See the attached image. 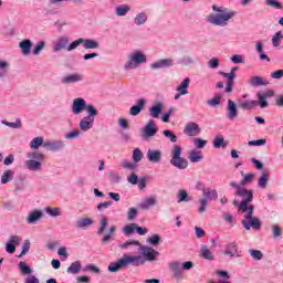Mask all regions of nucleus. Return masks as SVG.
I'll use <instances>...</instances> for the list:
<instances>
[{"label": "nucleus", "instance_id": "obj_6", "mask_svg": "<svg viewBox=\"0 0 283 283\" xmlns=\"http://www.w3.org/2000/svg\"><path fill=\"white\" fill-rule=\"evenodd\" d=\"M158 134V126H156V122L154 119H149L146 125L142 128V140H149V138H154Z\"/></svg>", "mask_w": 283, "mask_h": 283}, {"label": "nucleus", "instance_id": "obj_34", "mask_svg": "<svg viewBox=\"0 0 283 283\" xmlns=\"http://www.w3.org/2000/svg\"><path fill=\"white\" fill-rule=\"evenodd\" d=\"M177 202L180 205V202H191V197L189 196V192H187L186 189H180L177 192Z\"/></svg>", "mask_w": 283, "mask_h": 283}, {"label": "nucleus", "instance_id": "obj_16", "mask_svg": "<svg viewBox=\"0 0 283 283\" xmlns=\"http://www.w3.org/2000/svg\"><path fill=\"white\" fill-rule=\"evenodd\" d=\"M169 269L172 272L175 280L182 277V263L179 261H172L169 263Z\"/></svg>", "mask_w": 283, "mask_h": 283}, {"label": "nucleus", "instance_id": "obj_45", "mask_svg": "<svg viewBox=\"0 0 283 283\" xmlns=\"http://www.w3.org/2000/svg\"><path fill=\"white\" fill-rule=\"evenodd\" d=\"M43 145H45V142L43 140V137H41V136L35 137L30 142L31 149H39V147H43Z\"/></svg>", "mask_w": 283, "mask_h": 283}, {"label": "nucleus", "instance_id": "obj_63", "mask_svg": "<svg viewBox=\"0 0 283 283\" xmlns=\"http://www.w3.org/2000/svg\"><path fill=\"white\" fill-rule=\"evenodd\" d=\"M193 145L195 147H197V149H205V147H207V140L201 138H195Z\"/></svg>", "mask_w": 283, "mask_h": 283}, {"label": "nucleus", "instance_id": "obj_21", "mask_svg": "<svg viewBox=\"0 0 283 283\" xmlns=\"http://www.w3.org/2000/svg\"><path fill=\"white\" fill-rule=\"evenodd\" d=\"M170 165L176 167V169H187L189 167V161L184 157H177L175 159H170Z\"/></svg>", "mask_w": 283, "mask_h": 283}, {"label": "nucleus", "instance_id": "obj_37", "mask_svg": "<svg viewBox=\"0 0 283 283\" xmlns=\"http://www.w3.org/2000/svg\"><path fill=\"white\" fill-rule=\"evenodd\" d=\"M205 157L202 156V153L197 149H192L189 153V160L190 163H200Z\"/></svg>", "mask_w": 283, "mask_h": 283}, {"label": "nucleus", "instance_id": "obj_59", "mask_svg": "<svg viewBox=\"0 0 283 283\" xmlns=\"http://www.w3.org/2000/svg\"><path fill=\"white\" fill-rule=\"evenodd\" d=\"M134 231H136V223L126 224L123 228V233L125 235H132V233H134Z\"/></svg>", "mask_w": 283, "mask_h": 283}, {"label": "nucleus", "instance_id": "obj_27", "mask_svg": "<svg viewBox=\"0 0 283 283\" xmlns=\"http://www.w3.org/2000/svg\"><path fill=\"white\" fill-rule=\"evenodd\" d=\"M25 167L29 169V171H41V169H43L41 161H36L34 159L27 160Z\"/></svg>", "mask_w": 283, "mask_h": 283}, {"label": "nucleus", "instance_id": "obj_44", "mask_svg": "<svg viewBox=\"0 0 283 283\" xmlns=\"http://www.w3.org/2000/svg\"><path fill=\"white\" fill-rule=\"evenodd\" d=\"M28 158H32V160H36L38 163H43V160H45V155L39 150H35L29 153Z\"/></svg>", "mask_w": 283, "mask_h": 283}, {"label": "nucleus", "instance_id": "obj_1", "mask_svg": "<svg viewBox=\"0 0 283 283\" xmlns=\"http://www.w3.org/2000/svg\"><path fill=\"white\" fill-rule=\"evenodd\" d=\"M213 12L207 17L208 23L211 25H219L220 28H227L229 25V21L237 17L238 12L226 8V7H218L216 4L212 6Z\"/></svg>", "mask_w": 283, "mask_h": 283}, {"label": "nucleus", "instance_id": "obj_52", "mask_svg": "<svg viewBox=\"0 0 283 283\" xmlns=\"http://www.w3.org/2000/svg\"><path fill=\"white\" fill-rule=\"evenodd\" d=\"M283 34L282 31L276 32L272 38V45L273 48H280L282 44Z\"/></svg>", "mask_w": 283, "mask_h": 283}, {"label": "nucleus", "instance_id": "obj_9", "mask_svg": "<svg viewBox=\"0 0 283 283\" xmlns=\"http://www.w3.org/2000/svg\"><path fill=\"white\" fill-rule=\"evenodd\" d=\"M67 45H70V38L67 35L59 36L52 44V52L67 51Z\"/></svg>", "mask_w": 283, "mask_h": 283}, {"label": "nucleus", "instance_id": "obj_20", "mask_svg": "<svg viewBox=\"0 0 283 283\" xmlns=\"http://www.w3.org/2000/svg\"><path fill=\"white\" fill-rule=\"evenodd\" d=\"M147 104V101L145 98H139L137 101V104L132 106L129 109L130 116H138L145 109V105Z\"/></svg>", "mask_w": 283, "mask_h": 283}, {"label": "nucleus", "instance_id": "obj_23", "mask_svg": "<svg viewBox=\"0 0 283 283\" xmlns=\"http://www.w3.org/2000/svg\"><path fill=\"white\" fill-rule=\"evenodd\" d=\"M43 218V211L41 210H33L30 212L27 217L28 224H35V222H39Z\"/></svg>", "mask_w": 283, "mask_h": 283}, {"label": "nucleus", "instance_id": "obj_56", "mask_svg": "<svg viewBox=\"0 0 283 283\" xmlns=\"http://www.w3.org/2000/svg\"><path fill=\"white\" fill-rule=\"evenodd\" d=\"M78 45H83V38H80L73 41L71 44H67L66 52H72L78 48Z\"/></svg>", "mask_w": 283, "mask_h": 283}, {"label": "nucleus", "instance_id": "obj_43", "mask_svg": "<svg viewBox=\"0 0 283 283\" xmlns=\"http://www.w3.org/2000/svg\"><path fill=\"white\" fill-rule=\"evenodd\" d=\"M135 25H145L147 23V13L139 12L134 18Z\"/></svg>", "mask_w": 283, "mask_h": 283}, {"label": "nucleus", "instance_id": "obj_47", "mask_svg": "<svg viewBox=\"0 0 283 283\" xmlns=\"http://www.w3.org/2000/svg\"><path fill=\"white\" fill-rule=\"evenodd\" d=\"M120 167H123V169H128V171H136V168L138 167L135 161H129L127 159H123L120 161Z\"/></svg>", "mask_w": 283, "mask_h": 283}, {"label": "nucleus", "instance_id": "obj_41", "mask_svg": "<svg viewBox=\"0 0 283 283\" xmlns=\"http://www.w3.org/2000/svg\"><path fill=\"white\" fill-rule=\"evenodd\" d=\"M113 233H116V226H112L108 232L101 239L102 244H109V241L114 240Z\"/></svg>", "mask_w": 283, "mask_h": 283}, {"label": "nucleus", "instance_id": "obj_3", "mask_svg": "<svg viewBox=\"0 0 283 283\" xmlns=\"http://www.w3.org/2000/svg\"><path fill=\"white\" fill-rule=\"evenodd\" d=\"M239 211L241 213H248L244 216V220L241 222L242 227L247 229V231H251L254 229L255 231H259L260 229V219L258 217H253V211H255V207L253 205L245 203V208H242V206H239Z\"/></svg>", "mask_w": 283, "mask_h": 283}, {"label": "nucleus", "instance_id": "obj_14", "mask_svg": "<svg viewBox=\"0 0 283 283\" xmlns=\"http://www.w3.org/2000/svg\"><path fill=\"white\" fill-rule=\"evenodd\" d=\"M201 132L200 126L193 122L186 124L184 128V134H186V136H200Z\"/></svg>", "mask_w": 283, "mask_h": 283}, {"label": "nucleus", "instance_id": "obj_64", "mask_svg": "<svg viewBox=\"0 0 283 283\" xmlns=\"http://www.w3.org/2000/svg\"><path fill=\"white\" fill-rule=\"evenodd\" d=\"M30 252V240H25L22 245V251L18 255V258H22L23 255H27Z\"/></svg>", "mask_w": 283, "mask_h": 283}, {"label": "nucleus", "instance_id": "obj_42", "mask_svg": "<svg viewBox=\"0 0 283 283\" xmlns=\"http://www.w3.org/2000/svg\"><path fill=\"white\" fill-rule=\"evenodd\" d=\"M1 123L7 127H11V129H21V127H23V125L21 124V118H17L15 122H8L6 119H2Z\"/></svg>", "mask_w": 283, "mask_h": 283}, {"label": "nucleus", "instance_id": "obj_4", "mask_svg": "<svg viewBox=\"0 0 283 283\" xmlns=\"http://www.w3.org/2000/svg\"><path fill=\"white\" fill-rule=\"evenodd\" d=\"M143 63H147V55L140 51H134L128 55V60L124 64V70H136V67H138V65H143Z\"/></svg>", "mask_w": 283, "mask_h": 283}, {"label": "nucleus", "instance_id": "obj_8", "mask_svg": "<svg viewBox=\"0 0 283 283\" xmlns=\"http://www.w3.org/2000/svg\"><path fill=\"white\" fill-rule=\"evenodd\" d=\"M85 76L81 73H72L61 78L62 85H76V83H83Z\"/></svg>", "mask_w": 283, "mask_h": 283}, {"label": "nucleus", "instance_id": "obj_51", "mask_svg": "<svg viewBox=\"0 0 283 283\" xmlns=\"http://www.w3.org/2000/svg\"><path fill=\"white\" fill-rule=\"evenodd\" d=\"M156 205V198L150 197L145 199L142 203H139V209H149V207H154Z\"/></svg>", "mask_w": 283, "mask_h": 283}, {"label": "nucleus", "instance_id": "obj_17", "mask_svg": "<svg viewBox=\"0 0 283 283\" xmlns=\"http://www.w3.org/2000/svg\"><path fill=\"white\" fill-rule=\"evenodd\" d=\"M146 156L149 163H154L155 165H158L163 160V151L158 149H148Z\"/></svg>", "mask_w": 283, "mask_h": 283}, {"label": "nucleus", "instance_id": "obj_31", "mask_svg": "<svg viewBox=\"0 0 283 283\" xmlns=\"http://www.w3.org/2000/svg\"><path fill=\"white\" fill-rule=\"evenodd\" d=\"M214 149H226V147L229 145V142L224 140V137L222 135H217L212 143Z\"/></svg>", "mask_w": 283, "mask_h": 283}, {"label": "nucleus", "instance_id": "obj_28", "mask_svg": "<svg viewBox=\"0 0 283 283\" xmlns=\"http://www.w3.org/2000/svg\"><path fill=\"white\" fill-rule=\"evenodd\" d=\"M82 45L84 50H98L101 44H98V41L96 40L82 38Z\"/></svg>", "mask_w": 283, "mask_h": 283}, {"label": "nucleus", "instance_id": "obj_40", "mask_svg": "<svg viewBox=\"0 0 283 283\" xmlns=\"http://www.w3.org/2000/svg\"><path fill=\"white\" fill-rule=\"evenodd\" d=\"M182 157V147L180 145H174L170 151V160Z\"/></svg>", "mask_w": 283, "mask_h": 283}, {"label": "nucleus", "instance_id": "obj_58", "mask_svg": "<svg viewBox=\"0 0 283 283\" xmlns=\"http://www.w3.org/2000/svg\"><path fill=\"white\" fill-rule=\"evenodd\" d=\"M78 136H81V130L74 129V130H72V132H70V133H66V134L64 135V138H65L66 140H74V138H78Z\"/></svg>", "mask_w": 283, "mask_h": 283}, {"label": "nucleus", "instance_id": "obj_11", "mask_svg": "<svg viewBox=\"0 0 283 283\" xmlns=\"http://www.w3.org/2000/svg\"><path fill=\"white\" fill-rule=\"evenodd\" d=\"M237 196H239V198H242L241 202L238 205V207H241V209H247V205H249V202H253V190L243 188L241 190V193Z\"/></svg>", "mask_w": 283, "mask_h": 283}, {"label": "nucleus", "instance_id": "obj_54", "mask_svg": "<svg viewBox=\"0 0 283 283\" xmlns=\"http://www.w3.org/2000/svg\"><path fill=\"white\" fill-rule=\"evenodd\" d=\"M19 269H20L22 275H30V273H32V269L29 268L28 263H25L23 261H20Z\"/></svg>", "mask_w": 283, "mask_h": 283}, {"label": "nucleus", "instance_id": "obj_39", "mask_svg": "<svg viewBox=\"0 0 283 283\" xmlns=\"http://www.w3.org/2000/svg\"><path fill=\"white\" fill-rule=\"evenodd\" d=\"M203 198H206V200H218V190L216 189H203Z\"/></svg>", "mask_w": 283, "mask_h": 283}, {"label": "nucleus", "instance_id": "obj_48", "mask_svg": "<svg viewBox=\"0 0 283 283\" xmlns=\"http://www.w3.org/2000/svg\"><path fill=\"white\" fill-rule=\"evenodd\" d=\"M266 185H269V172H262L258 186L260 189H266Z\"/></svg>", "mask_w": 283, "mask_h": 283}, {"label": "nucleus", "instance_id": "obj_55", "mask_svg": "<svg viewBox=\"0 0 283 283\" xmlns=\"http://www.w3.org/2000/svg\"><path fill=\"white\" fill-rule=\"evenodd\" d=\"M160 237L158 234H153L151 237H148L146 242H148V244H151V247H158V244H160Z\"/></svg>", "mask_w": 283, "mask_h": 283}, {"label": "nucleus", "instance_id": "obj_62", "mask_svg": "<svg viewBox=\"0 0 283 283\" xmlns=\"http://www.w3.org/2000/svg\"><path fill=\"white\" fill-rule=\"evenodd\" d=\"M258 105H260L261 109L269 107V102H266V97H263L261 93L256 94Z\"/></svg>", "mask_w": 283, "mask_h": 283}, {"label": "nucleus", "instance_id": "obj_12", "mask_svg": "<svg viewBox=\"0 0 283 283\" xmlns=\"http://www.w3.org/2000/svg\"><path fill=\"white\" fill-rule=\"evenodd\" d=\"M44 149L48 151H61V149H65L64 140H46L43 144Z\"/></svg>", "mask_w": 283, "mask_h": 283}, {"label": "nucleus", "instance_id": "obj_30", "mask_svg": "<svg viewBox=\"0 0 283 283\" xmlns=\"http://www.w3.org/2000/svg\"><path fill=\"white\" fill-rule=\"evenodd\" d=\"M132 11V7L129 4H119L115 8L116 17H127V14Z\"/></svg>", "mask_w": 283, "mask_h": 283}, {"label": "nucleus", "instance_id": "obj_57", "mask_svg": "<svg viewBox=\"0 0 283 283\" xmlns=\"http://www.w3.org/2000/svg\"><path fill=\"white\" fill-rule=\"evenodd\" d=\"M179 65H193L195 63V60L192 56L190 55H185L184 57H181L179 61H178Z\"/></svg>", "mask_w": 283, "mask_h": 283}, {"label": "nucleus", "instance_id": "obj_22", "mask_svg": "<svg viewBox=\"0 0 283 283\" xmlns=\"http://www.w3.org/2000/svg\"><path fill=\"white\" fill-rule=\"evenodd\" d=\"M19 48L23 54V56H30V52H32V40L25 39L19 43Z\"/></svg>", "mask_w": 283, "mask_h": 283}, {"label": "nucleus", "instance_id": "obj_18", "mask_svg": "<svg viewBox=\"0 0 283 283\" xmlns=\"http://www.w3.org/2000/svg\"><path fill=\"white\" fill-rule=\"evenodd\" d=\"M227 112L228 119L235 120V118H238V105H235V102L232 99H228Z\"/></svg>", "mask_w": 283, "mask_h": 283}, {"label": "nucleus", "instance_id": "obj_50", "mask_svg": "<svg viewBox=\"0 0 283 283\" xmlns=\"http://www.w3.org/2000/svg\"><path fill=\"white\" fill-rule=\"evenodd\" d=\"M44 211L51 218H59V216H61V208L45 207Z\"/></svg>", "mask_w": 283, "mask_h": 283}, {"label": "nucleus", "instance_id": "obj_36", "mask_svg": "<svg viewBox=\"0 0 283 283\" xmlns=\"http://www.w3.org/2000/svg\"><path fill=\"white\" fill-rule=\"evenodd\" d=\"M8 72H10V62L0 60V78H6Z\"/></svg>", "mask_w": 283, "mask_h": 283}, {"label": "nucleus", "instance_id": "obj_13", "mask_svg": "<svg viewBox=\"0 0 283 283\" xmlns=\"http://www.w3.org/2000/svg\"><path fill=\"white\" fill-rule=\"evenodd\" d=\"M142 255L148 262H154L157 255H160V252L154 250L151 247L140 245Z\"/></svg>", "mask_w": 283, "mask_h": 283}, {"label": "nucleus", "instance_id": "obj_35", "mask_svg": "<svg viewBox=\"0 0 283 283\" xmlns=\"http://www.w3.org/2000/svg\"><path fill=\"white\" fill-rule=\"evenodd\" d=\"M81 269H83V265H81V261H75L71 263V265L67 268L66 273L71 275H76L81 273Z\"/></svg>", "mask_w": 283, "mask_h": 283}, {"label": "nucleus", "instance_id": "obj_29", "mask_svg": "<svg viewBox=\"0 0 283 283\" xmlns=\"http://www.w3.org/2000/svg\"><path fill=\"white\" fill-rule=\"evenodd\" d=\"M199 255L200 258H203V260H209L210 262L214 260L213 252L207 245H201Z\"/></svg>", "mask_w": 283, "mask_h": 283}, {"label": "nucleus", "instance_id": "obj_33", "mask_svg": "<svg viewBox=\"0 0 283 283\" xmlns=\"http://www.w3.org/2000/svg\"><path fill=\"white\" fill-rule=\"evenodd\" d=\"M241 176L243 177L240 181L241 187H247V185H251V182L255 180V174L253 172L244 174V171L241 170Z\"/></svg>", "mask_w": 283, "mask_h": 283}, {"label": "nucleus", "instance_id": "obj_61", "mask_svg": "<svg viewBox=\"0 0 283 283\" xmlns=\"http://www.w3.org/2000/svg\"><path fill=\"white\" fill-rule=\"evenodd\" d=\"M133 160L135 165L136 163H140L143 160V151L140 150V148H136L133 151Z\"/></svg>", "mask_w": 283, "mask_h": 283}, {"label": "nucleus", "instance_id": "obj_25", "mask_svg": "<svg viewBox=\"0 0 283 283\" xmlns=\"http://www.w3.org/2000/svg\"><path fill=\"white\" fill-rule=\"evenodd\" d=\"M249 85L252 87H261L262 85H269V81L264 80L262 76H252L248 80Z\"/></svg>", "mask_w": 283, "mask_h": 283}, {"label": "nucleus", "instance_id": "obj_46", "mask_svg": "<svg viewBox=\"0 0 283 283\" xmlns=\"http://www.w3.org/2000/svg\"><path fill=\"white\" fill-rule=\"evenodd\" d=\"M14 178L13 170H6L1 176V185H8Z\"/></svg>", "mask_w": 283, "mask_h": 283}, {"label": "nucleus", "instance_id": "obj_24", "mask_svg": "<svg viewBox=\"0 0 283 283\" xmlns=\"http://www.w3.org/2000/svg\"><path fill=\"white\" fill-rule=\"evenodd\" d=\"M148 112L150 118H160V114H163V103L157 102L148 109Z\"/></svg>", "mask_w": 283, "mask_h": 283}, {"label": "nucleus", "instance_id": "obj_2", "mask_svg": "<svg viewBox=\"0 0 283 283\" xmlns=\"http://www.w3.org/2000/svg\"><path fill=\"white\" fill-rule=\"evenodd\" d=\"M145 264V259L140 255L124 254L120 259L108 264L109 273H118L120 269H127V266H140Z\"/></svg>", "mask_w": 283, "mask_h": 283}, {"label": "nucleus", "instance_id": "obj_19", "mask_svg": "<svg viewBox=\"0 0 283 283\" xmlns=\"http://www.w3.org/2000/svg\"><path fill=\"white\" fill-rule=\"evenodd\" d=\"M224 255L229 258H240V251L238 250V243L230 242L226 245Z\"/></svg>", "mask_w": 283, "mask_h": 283}, {"label": "nucleus", "instance_id": "obj_7", "mask_svg": "<svg viewBox=\"0 0 283 283\" xmlns=\"http://www.w3.org/2000/svg\"><path fill=\"white\" fill-rule=\"evenodd\" d=\"M90 107H94V105L87 104V102L82 97H77L73 101L72 112L75 116H78V114H83V112L85 111L87 112V114H90Z\"/></svg>", "mask_w": 283, "mask_h": 283}, {"label": "nucleus", "instance_id": "obj_15", "mask_svg": "<svg viewBox=\"0 0 283 283\" xmlns=\"http://www.w3.org/2000/svg\"><path fill=\"white\" fill-rule=\"evenodd\" d=\"M174 65L172 59H161L150 64V70H164Z\"/></svg>", "mask_w": 283, "mask_h": 283}, {"label": "nucleus", "instance_id": "obj_53", "mask_svg": "<svg viewBox=\"0 0 283 283\" xmlns=\"http://www.w3.org/2000/svg\"><path fill=\"white\" fill-rule=\"evenodd\" d=\"M163 136H165V138H168L170 143H178V136H176V134H174L172 130H169V129L163 130Z\"/></svg>", "mask_w": 283, "mask_h": 283}, {"label": "nucleus", "instance_id": "obj_26", "mask_svg": "<svg viewBox=\"0 0 283 283\" xmlns=\"http://www.w3.org/2000/svg\"><path fill=\"white\" fill-rule=\"evenodd\" d=\"M92 224H94V220L90 217L80 218L75 222L76 229H88V227H92Z\"/></svg>", "mask_w": 283, "mask_h": 283}, {"label": "nucleus", "instance_id": "obj_60", "mask_svg": "<svg viewBox=\"0 0 283 283\" xmlns=\"http://www.w3.org/2000/svg\"><path fill=\"white\" fill-rule=\"evenodd\" d=\"M44 49H45V41L38 42L33 49L34 56H39V54H41V51Z\"/></svg>", "mask_w": 283, "mask_h": 283}, {"label": "nucleus", "instance_id": "obj_49", "mask_svg": "<svg viewBox=\"0 0 283 283\" xmlns=\"http://www.w3.org/2000/svg\"><path fill=\"white\" fill-rule=\"evenodd\" d=\"M240 107L242 109H255V107H258V101L252 99V101L241 102Z\"/></svg>", "mask_w": 283, "mask_h": 283}, {"label": "nucleus", "instance_id": "obj_5", "mask_svg": "<svg viewBox=\"0 0 283 283\" xmlns=\"http://www.w3.org/2000/svg\"><path fill=\"white\" fill-rule=\"evenodd\" d=\"M96 116H98L96 107H88V115L80 120L78 126L81 132H90V129L94 127V118H96Z\"/></svg>", "mask_w": 283, "mask_h": 283}, {"label": "nucleus", "instance_id": "obj_38", "mask_svg": "<svg viewBox=\"0 0 283 283\" xmlns=\"http://www.w3.org/2000/svg\"><path fill=\"white\" fill-rule=\"evenodd\" d=\"M108 222H109V219H107V217L102 214L99 220V228L97 229V235H103V233H105Z\"/></svg>", "mask_w": 283, "mask_h": 283}, {"label": "nucleus", "instance_id": "obj_32", "mask_svg": "<svg viewBox=\"0 0 283 283\" xmlns=\"http://www.w3.org/2000/svg\"><path fill=\"white\" fill-rule=\"evenodd\" d=\"M191 83V78L186 77L176 88V92H180V94H189V84Z\"/></svg>", "mask_w": 283, "mask_h": 283}, {"label": "nucleus", "instance_id": "obj_10", "mask_svg": "<svg viewBox=\"0 0 283 283\" xmlns=\"http://www.w3.org/2000/svg\"><path fill=\"white\" fill-rule=\"evenodd\" d=\"M23 242V238L21 235H11L6 244L7 253H14L17 251V247Z\"/></svg>", "mask_w": 283, "mask_h": 283}]
</instances>
